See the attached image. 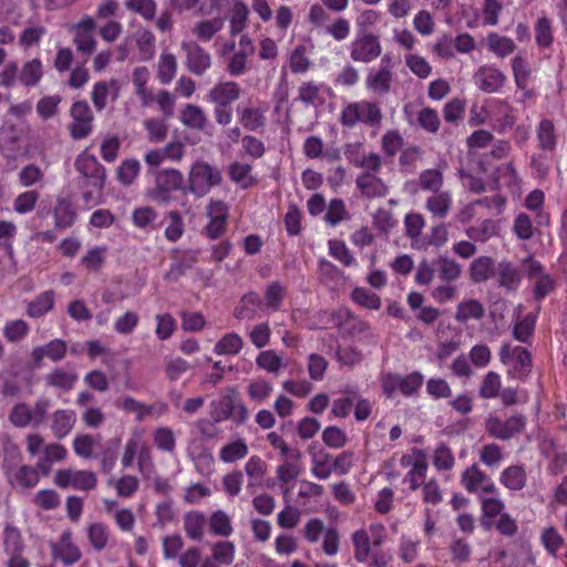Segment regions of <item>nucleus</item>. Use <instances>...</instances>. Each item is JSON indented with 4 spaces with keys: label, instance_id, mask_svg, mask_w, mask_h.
Here are the masks:
<instances>
[{
    "label": "nucleus",
    "instance_id": "obj_1",
    "mask_svg": "<svg viewBox=\"0 0 567 567\" xmlns=\"http://www.w3.org/2000/svg\"><path fill=\"white\" fill-rule=\"evenodd\" d=\"M187 192L184 187V176L175 168L159 169L154 173V186L146 190V196L157 204H168L173 199V192Z\"/></svg>",
    "mask_w": 567,
    "mask_h": 567
},
{
    "label": "nucleus",
    "instance_id": "obj_2",
    "mask_svg": "<svg viewBox=\"0 0 567 567\" xmlns=\"http://www.w3.org/2000/svg\"><path fill=\"white\" fill-rule=\"evenodd\" d=\"M499 360L503 364L508 365V378L525 381L532 373L533 357L524 347L503 344L499 350Z\"/></svg>",
    "mask_w": 567,
    "mask_h": 567
},
{
    "label": "nucleus",
    "instance_id": "obj_3",
    "mask_svg": "<svg viewBox=\"0 0 567 567\" xmlns=\"http://www.w3.org/2000/svg\"><path fill=\"white\" fill-rule=\"evenodd\" d=\"M340 121L347 127H353L358 123H363L370 127H379L382 121V112L377 103L369 101L353 102L342 110Z\"/></svg>",
    "mask_w": 567,
    "mask_h": 567
},
{
    "label": "nucleus",
    "instance_id": "obj_4",
    "mask_svg": "<svg viewBox=\"0 0 567 567\" xmlns=\"http://www.w3.org/2000/svg\"><path fill=\"white\" fill-rule=\"evenodd\" d=\"M221 181V173L218 168L206 162H196L192 165L188 174L187 192L193 193L196 197H203L214 186H218Z\"/></svg>",
    "mask_w": 567,
    "mask_h": 567
},
{
    "label": "nucleus",
    "instance_id": "obj_5",
    "mask_svg": "<svg viewBox=\"0 0 567 567\" xmlns=\"http://www.w3.org/2000/svg\"><path fill=\"white\" fill-rule=\"evenodd\" d=\"M75 169L80 173V187L92 186L95 189H103L106 173L102 164L94 155L82 152L75 159Z\"/></svg>",
    "mask_w": 567,
    "mask_h": 567
},
{
    "label": "nucleus",
    "instance_id": "obj_6",
    "mask_svg": "<svg viewBox=\"0 0 567 567\" xmlns=\"http://www.w3.org/2000/svg\"><path fill=\"white\" fill-rule=\"evenodd\" d=\"M526 426V417L523 414H515L503 421L497 415L489 414L485 421L486 432L501 441H508L522 433Z\"/></svg>",
    "mask_w": 567,
    "mask_h": 567
},
{
    "label": "nucleus",
    "instance_id": "obj_7",
    "mask_svg": "<svg viewBox=\"0 0 567 567\" xmlns=\"http://www.w3.org/2000/svg\"><path fill=\"white\" fill-rule=\"evenodd\" d=\"M181 49L184 53V65L186 70L196 75L202 76L212 66V56L204 48L195 41H183Z\"/></svg>",
    "mask_w": 567,
    "mask_h": 567
},
{
    "label": "nucleus",
    "instance_id": "obj_8",
    "mask_svg": "<svg viewBox=\"0 0 567 567\" xmlns=\"http://www.w3.org/2000/svg\"><path fill=\"white\" fill-rule=\"evenodd\" d=\"M72 122L69 125L70 135L74 140H82L90 135L93 127L94 115L86 101H76L70 110Z\"/></svg>",
    "mask_w": 567,
    "mask_h": 567
},
{
    "label": "nucleus",
    "instance_id": "obj_9",
    "mask_svg": "<svg viewBox=\"0 0 567 567\" xmlns=\"http://www.w3.org/2000/svg\"><path fill=\"white\" fill-rule=\"evenodd\" d=\"M206 215L209 223L204 227L203 234L212 240L220 238L227 229L228 206L223 200L213 199L206 207Z\"/></svg>",
    "mask_w": 567,
    "mask_h": 567
},
{
    "label": "nucleus",
    "instance_id": "obj_10",
    "mask_svg": "<svg viewBox=\"0 0 567 567\" xmlns=\"http://www.w3.org/2000/svg\"><path fill=\"white\" fill-rule=\"evenodd\" d=\"M382 53L377 34H358L350 45V56L354 62L370 63Z\"/></svg>",
    "mask_w": 567,
    "mask_h": 567
},
{
    "label": "nucleus",
    "instance_id": "obj_11",
    "mask_svg": "<svg viewBox=\"0 0 567 567\" xmlns=\"http://www.w3.org/2000/svg\"><path fill=\"white\" fill-rule=\"evenodd\" d=\"M68 353V344L62 339H53L50 342L35 347L31 351V367L39 369L42 367L44 358L53 362L62 361Z\"/></svg>",
    "mask_w": 567,
    "mask_h": 567
},
{
    "label": "nucleus",
    "instance_id": "obj_12",
    "mask_svg": "<svg viewBox=\"0 0 567 567\" xmlns=\"http://www.w3.org/2000/svg\"><path fill=\"white\" fill-rule=\"evenodd\" d=\"M504 73L489 65L481 66L473 75L474 84L485 93H494L501 90L505 83Z\"/></svg>",
    "mask_w": 567,
    "mask_h": 567
},
{
    "label": "nucleus",
    "instance_id": "obj_13",
    "mask_svg": "<svg viewBox=\"0 0 567 567\" xmlns=\"http://www.w3.org/2000/svg\"><path fill=\"white\" fill-rule=\"evenodd\" d=\"M52 556L54 559H60L65 566L73 565L81 559V550L72 542L70 532H64L59 542L52 545Z\"/></svg>",
    "mask_w": 567,
    "mask_h": 567
},
{
    "label": "nucleus",
    "instance_id": "obj_14",
    "mask_svg": "<svg viewBox=\"0 0 567 567\" xmlns=\"http://www.w3.org/2000/svg\"><path fill=\"white\" fill-rule=\"evenodd\" d=\"M240 96V87L236 82L227 81L216 84L207 94L208 102L215 105L229 106Z\"/></svg>",
    "mask_w": 567,
    "mask_h": 567
},
{
    "label": "nucleus",
    "instance_id": "obj_15",
    "mask_svg": "<svg viewBox=\"0 0 567 567\" xmlns=\"http://www.w3.org/2000/svg\"><path fill=\"white\" fill-rule=\"evenodd\" d=\"M357 188L365 198H381L389 193L388 185L374 174H360L355 179Z\"/></svg>",
    "mask_w": 567,
    "mask_h": 567
},
{
    "label": "nucleus",
    "instance_id": "obj_16",
    "mask_svg": "<svg viewBox=\"0 0 567 567\" xmlns=\"http://www.w3.org/2000/svg\"><path fill=\"white\" fill-rule=\"evenodd\" d=\"M9 483L13 487L32 488L40 480L37 468L30 465L17 466L13 471L6 474Z\"/></svg>",
    "mask_w": 567,
    "mask_h": 567
},
{
    "label": "nucleus",
    "instance_id": "obj_17",
    "mask_svg": "<svg viewBox=\"0 0 567 567\" xmlns=\"http://www.w3.org/2000/svg\"><path fill=\"white\" fill-rule=\"evenodd\" d=\"M495 271L499 287H503L508 291H515L518 288L522 281V275L519 269L513 262L502 260L497 265Z\"/></svg>",
    "mask_w": 567,
    "mask_h": 567
},
{
    "label": "nucleus",
    "instance_id": "obj_18",
    "mask_svg": "<svg viewBox=\"0 0 567 567\" xmlns=\"http://www.w3.org/2000/svg\"><path fill=\"white\" fill-rule=\"evenodd\" d=\"M179 120L186 127L200 132H205L208 126L204 110L195 104H186L181 111Z\"/></svg>",
    "mask_w": 567,
    "mask_h": 567
},
{
    "label": "nucleus",
    "instance_id": "obj_19",
    "mask_svg": "<svg viewBox=\"0 0 567 567\" xmlns=\"http://www.w3.org/2000/svg\"><path fill=\"white\" fill-rule=\"evenodd\" d=\"M393 82L392 70H371L367 75L365 85L367 89L375 94L384 95L391 90Z\"/></svg>",
    "mask_w": 567,
    "mask_h": 567
},
{
    "label": "nucleus",
    "instance_id": "obj_20",
    "mask_svg": "<svg viewBox=\"0 0 567 567\" xmlns=\"http://www.w3.org/2000/svg\"><path fill=\"white\" fill-rule=\"evenodd\" d=\"M76 381L78 374L75 372H68L62 368H54L44 377L47 386L61 390L62 392L71 391Z\"/></svg>",
    "mask_w": 567,
    "mask_h": 567
},
{
    "label": "nucleus",
    "instance_id": "obj_21",
    "mask_svg": "<svg viewBox=\"0 0 567 567\" xmlns=\"http://www.w3.org/2000/svg\"><path fill=\"white\" fill-rule=\"evenodd\" d=\"M495 269V261L492 257H478L470 265L471 280L475 284L484 282L494 275Z\"/></svg>",
    "mask_w": 567,
    "mask_h": 567
},
{
    "label": "nucleus",
    "instance_id": "obj_22",
    "mask_svg": "<svg viewBox=\"0 0 567 567\" xmlns=\"http://www.w3.org/2000/svg\"><path fill=\"white\" fill-rule=\"evenodd\" d=\"M75 423V414L70 410H56L52 414V432L56 439L65 437Z\"/></svg>",
    "mask_w": 567,
    "mask_h": 567
},
{
    "label": "nucleus",
    "instance_id": "obj_23",
    "mask_svg": "<svg viewBox=\"0 0 567 567\" xmlns=\"http://www.w3.org/2000/svg\"><path fill=\"white\" fill-rule=\"evenodd\" d=\"M54 224L56 228L65 229L71 227L76 218V213L70 200L59 198L53 208Z\"/></svg>",
    "mask_w": 567,
    "mask_h": 567
},
{
    "label": "nucleus",
    "instance_id": "obj_24",
    "mask_svg": "<svg viewBox=\"0 0 567 567\" xmlns=\"http://www.w3.org/2000/svg\"><path fill=\"white\" fill-rule=\"evenodd\" d=\"M206 526V517L200 512H189L184 516V529L186 535L194 540H200Z\"/></svg>",
    "mask_w": 567,
    "mask_h": 567
},
{
    "label": "nucleus",
    "instance_id": "obj_25",
    "mask_svg": "<svg viewBox=\"0 0 567 567\" xmlns=\"http://www.w3.org/2000/svg\"><path fill=\"white\" fill-rule=\"evenodd\" d=\"M54 305V291L48 290L28 303L27 313L31 318H40L49 312Z\"/></svg>",
    "mask_w": 567,
    "mask_h": 567
},
{
    "label": "nucleus",
    "instance_id": "obj_26",
    "mask_svg": "<svg viewBox=\"0 0 567 567\" xmlns=\"http://www.w3.org/2000/svg\"><path fill=\"white\" fill-rule=\"evenodd\" d=\"M321 84H316L312 81L303 82L298 89L297 100L306 105L318 106L324 103L321 95Z\"/></svg>",
    "mask_w": 567,
    "mask_h": 567
},
{
    "label": "nucleus",
    "instance_id": "obj_27",
    "mask_svg": "<svg viewBox=\"0 0 567 567\" xmlns=\"http://www.w3.org/2000/svg\"><path fill=\"white\" fill-rule=\"evenodd\" d=\"M501 482L511 491H520L526 485L525 470L519 465L509 466L503 471Z\"/></svg>",
    "mask_w": 567,
    "mask_h": 567
},
{
    "label": "nucleus",
    "instance_id": "obj_28",
    "mask_svg": "<svg viewBox=\"0 0 567 567\" xmlns=\"http://www.w3.org/2000/svg\"><path fill=\"white\" fill-rule=\"evenodd\" d=\"M485 315L483 305L476 299H468L457 306L455 320L465 322L468 319H482Z\"/></svg>",
    "mask_w": 567,
    "mask_h": 567
},
{
    "label": "nucleus",
    "instance_id": "obj_29",
    "mask_svg": "<svg viewBox=\"0 0 567 567\" xmlns=\"http://www.w3.org/2000/svg\"><path fill=\"white\" fill-rule=\"evenodd\" d=\"M538 145L543 151H553L556 147L557 136L553 121L544 118L537 127Z\"/></svg>",
    "mask_w": 567,
    "mask_h": 567
},
{
    "label": "nucleus",
    "instance_id": "obj_30",
    "mask_svg": "<svg viewBox=\"0 0 567 567\" xmlns=\"http://www.w3.org/2000/svg\"><path fill=\"white\" fill-rule=\"evenodd\" d=\"M237 114L241 125L248 131H257L265 125V116L255 107H237Z\"/></svg>",
    "mask_w": 567,
    "mask_h": 567
},
{
    "label": "nucleus",
    "instance_id": "obj_31",
    "mask_svg": "<svg viewBox=\"0 0 567 567\" xmlns=\"http://www.w3.org/2000/svg\"><path fill=\"white\" fill-rule=\"evenodd\" d=\"M452 199L449 192H437L426 200V208L436 217L444 218L450 208Z\"/></svg>",
    "mask_w": 567,
    "mask_h": 567
},
{
    "label": "nucleus",
    "instance_id": "obj_32",
    "mask_svg": "<svg viewBox=\"0 0 567 567\" xmlns=\"http://www.w3.org/2000/svg\"><path fill=\"white\" fill-rule=\"evenodd\" d=\"M42 75V63L35 58L23 64L19 74V80L25 86H34L40 82Z\"/></svg>",
    "mask_w": 567,
    "mask_h": 567
},
{
    "label": "nucleus",
    "instance_id": "obj_33",
    "mask_svg": "<svg viewBox=\"0 0 567 567\" xmlns=\"http://www.w3.org/2000/svg\"><path fill=\"white\" fill-rule=\"evenodd\" d=\"M433 266L439 271V276L444 281H454L460 278L462 269L454 260L446 257H439L433 261Z\"/></svg>",
    "mask_w": 567,
    "mask_h": 567
},
{
    "label": "nucleus",
    "instance_id": "obj_34",
    "mask_svg": "<svg viewBox=\"0 0 567 567\" xmlns=\"http://www.w3.org/2000/svg\"><path fill=\"white\" fill-rule=\"evenodd\" d=\"M249 10L246 3L240 0L234 2L230 16V34H239L247 25Z\"/></svg>",
    "mask_w": 567,
    "mask_h": 567
},
{
    "label": "nucleus",
    "instance_id": "obj_35",
    "mask_svg": "<svg viewBox=\"0 0 567 567\" xmlns=\"http://www.w3.org/2000/svg\"><path fill=\"white\" fill-rule=\"evenodd\" d=\"M333 456L324 451H320L312 456V474L319 480H327L333 472Z\"/></svg>",
    "mask_w": 567,
    "mask_h": 567
},
{
    "label": "nucleus",
    "instance_id": "obj_36",
    "mask_svg": "<svg viewBox=\"0 0 567 567\" xmlns=\"http://www.w3.org/2000/svg\"><path fill=\"white\" fill-rule=\"evenodd\" d=\"M177 71V61L172 53H162L158 61L157 78L162 84H168Z\"/></svg>",
    "mask_w": 567,
    "mask_h": 567
},
{
    "label": "nucleus",
    "instance_id": "obj_37",
    "mask_svg": "<svg viewBox=\"0 0 567 567\" xmlns=\"http://www.w3.org/2000/svg\"><path fill=\"white\" fill-rule=\"evenodd\" d=\"M110 86H112L115 91V96L120 90L118 83L116 80H111L110 83L105 81L96 82L93 86V91L91 94L92 102L97 111H102L106 106V99L109 95Z\"/></svg>",
    "mask_w": 567,
    "mask_h": 567
},
{
    "label": "nucleus",
    "instance_id": "obj_38",
    "mask_svg": "<svg viewBox=\"0 0 567 567\" xmlns=\"http://www.w3.org/2000/svg\"><path fill=\"white\" fill-rule=\"evenodd\" d=\"M223 28L224 20L221 18L202 20L195 24L193 33L196 34L199 40L207 42Z\"/></svg>",
    "mask_w": 567,
    "mask_h": 567
},
{
    "label": "nucleus",
    "instance_id": "obj_39",
    "mask_svg": "<svg viewBox=\"0 0 567 567\" xmlns=\"http://www.w3.org/2000/svg\"><path fill=\"white\" fill-rule=\"evenodd\" d=\"M248 454V445L243 439L225 445L219 452V457L225 463H234Z\"/></svg>",
    "mask_w": 567,
    "mask_h": 567
},
{
    "label": "nucleus",
    "instance_id": "obj_40",
    "mask_svg": "<svg viewBox=\"0 0 567 567\" xmlns=\"http://www.w3.org/2000/svg\"><path fill=\"white\" fill-rule=\"evenodd\" d=\"M487 45L492 52L501 58L513 53L516 49V45L512 39L498 35L497 33L488 34Z\"/></svg>",
    "mask_w": 567,
    "mask_h": 567
},
{
    "label": "nucleus",
    "instance_id": "obj_41",
    "mask_svg": "<svg viewBox=\"0 0 567 567\" xmlns=\"http://www.w3.org/2000/svg\"><path fill=\"white\" fill-rule=\"evenodd\" d=\"M252 166L248 163L234 162L229 165L230 179L240 184L244 188L249 187L254 183L250 175Z\"/></svg>",
    "mask_w": 567,
    "mask_h": 567
},
{
    "label": "nucleus",
    "instance_id": "obj_42",
    "mask_svg": "<svg viewBox=\"0 0 567 567\" xmlns=\"http://www.w3.org/2000/svg\"><path fill=\"white\" fill-rule=\"evenodd\" d=\"M121 446V439L115 437L112 440H109L103 449L102 455H101V468L104 473H110L112 468L114 467L116 460H117V453L118 449Z\"/></svg>",
    "mask_w": 567,
    "mask_h": 567
},
{
    "label": "nucleus",
    "instance_id": "obj_43",
    "mask_svg": "<svg viewBox=\"0 0 567 567\" xmlns=\"http://www.w3.org/2000/svg\"><path fill=\"white\" fill-rule=\"evenodd\" d=\"M486 482H488L487 475L475 464L466 468L462 474V483L471 493L476 492Z\"/></svg>",
    "mask_w": 567,
    "mask_h": 567
},
{
    "label": "nucleus",
    "instance_id": "obj_44",
    "mask_svg": "<svg viewBox=\"0 0 567 567\" xmlns=\"http://www.w3.org/2000/svg\"><path fill=\"white\" fill-rule=\"evenodd\" d=\"M210 532L215 535L228 537L233 533V526L229 516L223 511H216L209 518Z\"/></svg>",
    "mask_w": 567,
    "mask_h": 567
},
{
    "label": "nucleus",
    "instance_id": "obj_45",
    "mask_svg": "<svg viewBox=\"0 0 567 567\" xmlns=\"http://www.w3.org/2000/svg\"><path fill=\"white\" fill-rule=\"evenodd\" d=\"M352 299L355 303L367 309L379 310L381 307L380 297L367 288H354L352 290Z\"/></svg>",
    "mask_w": 567,
    "mask_h": 567
},
{
    "label": "nucleus",
    "instance_id": "obj_46",
    "mask_svg": "<svg viewBox=\"0 0 567 567\" xmlns=\"http://www.w3.org/2000/svg\"><path fill=\"white\" fill-rule=\"evenodd\" d=\"M136 45L143 60H151L155 53V37L150 30H138L135 33Z\"/></svg>",
    "mask_w": 567,
    "mask_h": 567
},
{
    "label": "nucleus",
    "instance_id": "obj_47",
    "mask_svg": "<svg viewBox=\"0 0 567 567\" xmlns=\"http://www.w3.org/2000/svg\"><path fill=\"white\" fill-rule=\"evenodd\" d=\"M87 537L92 547L101 551L106 547L109 542L107 527L102 523H93L87 527Z\"/></svg>",
    "mask_w": 567,
    "mask_h": 567
},
{
    "label": "nucleus",
    "instance_id": "obj_48",
    "mask_svg": "<svg viewBox=\"0 0 567 567\" xmlns=\"http://www.w3.org/2000/svg\"><path fill=\"white\" fill-rule=\"evenodd\" d=\"M243 348V339L239 334L231 332L224 336L216 344L217 354H237Z\"/></svg>",
    "mask_w": 567,
    "mask_h": 567
},
{
    "label": "nucleus",
    "instance_id": "obj_49",
    "mask_svg": "<svg viewBox=\"0 0 567 567\" xmlns=\"http://www.w3.org/2000/svg\"><path fill=\"white\" fill-rule=\"evenodd\" d=\"M419 184L423 190L437 193L443 185V174L439 169H425L419 176Z\"/></svg>",
    "mask_w": 567,
    "mask_h": 567
},
{
    "label": "nucleus",
    "instance_id": "obj_50",
    "mask_svg": "<svg viewBox=\"0 0 567 567\" xmlns=\"http://www.w3.org/2000/svg\"><path fill=\"white\" fill-rule=\"evenodd\" d=\"M144 127L152 143H161L167 137L168 126L163 120L154 117L147 118L144 121Z\"/></svg>",
    "mask_w": 567,
    "mask_h": 567
},
{
    "label": "nucleus",
    "instance_id": "obj_51",
    "mask_svg": "<svg viewBox=\"0 0 567 567\" xmlns=\"http://www.w3.org/2000/svg\"><path fill=\"white\" fill-rule=\"evenodd\" d=\"M352 542L354 545V558L363 563L367 560L371 547H370V537L364 529H359L352 534Z\"/></svg>",
    "mask_w": 567,
    "mask_h": 567
},
{
    "label": "nucleus",
    "instance_id": "obj_52",
    "mask_svg": "<svg viewBox=\"0 0 567 567\" xmlns=\"http://www.w3.org/2000/svg\"><path fill=\"white\" fill-rule=\"evenodd\" d=\"M32 419H33L32 410L25 403L16 404L9 414V421L16 427H20V429L25 427L31 423L33 424Z\"/></svg>",
    "mask_w": 567,
    "mask_h": 567
},
{
    "label": "nucleus",
    "instance_id": "obj_53",
    "mask_svg": "<svg viewBox=\"0 0 567 567\" xmlns=\"http://www.w3.org/2000/svg\"><path fill=\"white\" fill-rule=\"evenodd\" d=\"M3 464L2 467L4 473L7 474L10 471H13L21 461V453L17 444L7 439L3 442Z\"/></svg>",
    "mask_w": 567,
    "mask_h": 567
},
{
    "label": "nucleus",
    "instance_id": "obj_54",
    "mask_svg": "<svg viewBox=\"0 0 567 567\" xmlns=\"http://www.w3.org/2000/svg\"><path fill=\"white\" fill-rule=\"evenodd\" d=\"M501 390V377L498 373L491 371L488 372L481 384L480 395L483 399L496 398Z\"/></svg>",
    "mask_w": 567,
    "mask_h": 567
},
{
    "label": "nucleus",
    "instance_id": "obj_55",
    "mask_svg": "<svg viewBox=\"0 0 567 567\" xmlns=\"http://www.w3.org/2000/svg\"><path fill=\"white\" fill-rule=\"evenodd\" d=\"M169 224L165 229V237L167 240L175 243L184 233V223L182 215L177 210H171L167 213Z\"/></svg>",
    "mask_w": 567,
    "mask_h": 567
},
{
    "label": "nucleus",
    "instance_id": "obj_56",
    "mask_svg": "<svg viewBox=\"0 0 567 567\" xmlns=\"http://www.w3.org/2000/svg\"><path fill=\"white\" fill-rule=\"evenodd\" d=\"M197 261L196 254H192L188 258H183L172 264L169 270L164 276L167 281H177L185 272Z\"/></svg>",
    "mask_w": 567,
    "mask_h": 567
},
{
    "label": "nucleus",
    "instance_id": "obj_57",
    "mask_svg": "<svg viewBox=\"0 0 567 567\" xmlns=\"http://www.w3.org/2000/svg\"><path fill=\"white\" fill-rule=\"evenodd\" d=\"M433 464L439 471H449L454 465V455L451 449L441 443L434 451Z\"/></svg>",
    "mask_w": 567,
    "mask_h": 567
},
{
    "label": "nucleus",
    "instance_id": "obj_58",
    "mask_svg": "<svg viewBox=\"0 0 567 567\" xmlns=\"http://www.w3.org/2000/svg\"><path fill=\"white\" fill-rule=\"evenodd\" d=\"M349 215L346 209L344 203L342 199L334 198L330 202L328 206V210L324 215V220L331 225L336 226L338 223L348 219Z\"/></svg>",
    "mask_w": 567,
    "mask_h": 567
},
{
    "label": "nucleus",
    "instance_id": "obj_59",
    "mask_svg": "<svg viewBox=\"0 0 567 567\" xmlns=\"http://www.w3.org/2000/svg\"><path fill=\"white\" fill-rule=\"evenodd\" d=\"M213 558L223 565H230L235 558V545L231 542H217L213 547Z\"/></svg>",
    "mask_w": 567,
    "mask_h": 567
},
{
    "label": "nucleus",
    "instance_id": "obj_60",
    "mask_svg": "<svg viewBox=\"0 0 567 567\" xmlns=\"http://www.w3.org/2000/svg\"><path fill=\"white\" fill-rule=\"evenodd\" d=\"M157 216V212L152 206H141L134 209L132 220L137 228H146L156 220Z\"/></svg>",
    "mask_w": 567,
    "mask_h": 567
},
{
    "label": "nucleus",
    "instance_id": "obj_61",
    "mask_svg": "<svg viewBox=\"0 0 567 567\" xmlns=\"http://www.w3.org/2000/svg\"><path fill=\"white\" fill-rule=\"evenodd\" d=\"M256 364L268 372L276 373L282 365L281 357L277 355L274 350H266L258 354Z\"/></svg>",
    "mask_w": 567,
    "mask_h": 567
},
{
    "label": "nucleus",
    "instance_id": "obj_62",
    "mask_svg": "<svg viewBox=\"0 0 567 567\" xmlns=\"http://www.w3.org/2000/svg\"><path fill=\"white\" fill-rule=\"evenodd\" d=\"M427 464L424 461H416L413 463L412 468L404 477V482L410 483L411 489L415 491L421 485H424V480L426 476Z\"/></svg>",
    "mask_w": 567,
    "mask_h": 567
},
{
    "label": "nucleus",
    "instance_id": "obj_63",
    "mask_svg": "<svg viewBox=\"0 0 567 567\" xmlns=\"http://www.w3.org/2000/svg\"><path fill=\"white\" fill-rule=\"evenodd\" d=\"M380 12L368 9L362 11L357 18L358 34H373L371 29L380 20Z\"/></svg>",
    "mask_w": 567,
    "mask_h": 567
},
{
    "label": "nucleus",
    "instance_id": "obj_64",
    "mask_svg": "<svg viewBox=\"0 0 567 567\" xmlns=\"http://www.w3.org/2000/svg\"><path fill=\"white\" fill-rule=\"evenodd\" d=\"M28 332L29 324L22 319L8 322L3 329L4 337L11 342H19Z\"/></svg>",
    "mask_w": 567,
    "mask_h": 567
}]
</instances>
